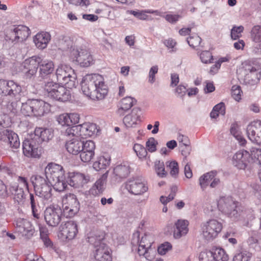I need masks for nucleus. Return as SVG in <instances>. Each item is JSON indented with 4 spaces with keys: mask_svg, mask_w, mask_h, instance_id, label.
Listing matches in <instances>:
<instances>
[{
    "mask_svg": "<svg viewBox=\"0 0 261 261\" xmlns=\"http://www.w3.org/2000/svg\"><path fill=\"white\" fill-rule=\"evenodd\" d=\"M53 137L51 129L37 127L31 139H25L22 145L23 152L25 156L39 158L41 154L40 145L44 142H47Z\"/></svg>",
    "mask_w": 261,
    "mask_h": 261,
    "instance_id": "obj_1",
    "label": "nucleus"
},
{
    "mask_svg": "<svg viewBox=\"0 0 261 261\" xmlns=\"http://www.w3.org/2000/svg\"><path fill=\"white\" fill-rule=\"evenodd\" d=\"M83 93L93 100H101L108 93V88L103 77L98 74L86 75L81 82Z\"/></svg>",
    "mask_w": 261,
    "mask_h": 261,
    "instance_id": "obj_2",
    "label": "nucleus"
},
{
    "mask_svg": "<svg viewBox=\"0 0 261 261\" xmlns=\"http://www.w3.org/2000/svg\"><path fill=\"white\" fill-rule=\"evenodd\" d=\"M44 177L54 189L58 192L64 191L67 187L64 170L61 165L49 163L44 170Z\"/></svg>",
    "mask_w": 261,
    "mask_h": 261,
    "instance_id": "obj_3",
    "label": "nucleus"
},
{
    "mask_svg": "<svg viewBox=\"0 0 261 261\" xmlns=\"http://www.w3.org/2000/svg\"><path fill=\"white\" fill-rule=\"evenodd\" d=\"M219 210L233 220L244 217L243 209L239 203L230 196L221 197L218 202Z\"/></svg>",
    "mask_w": 261,
    "mask_h": 261,
    "instance_id": "obj_4",
    "label": "nucleus"
},
{
    "mask_svg": "<svg viewBox=\"0 0 261 261\" xmlns=\"http://www.w3.org/2000/svg\"><path fill=\"white\" fill-rule=\"evenodd\" d=\"M50 111L49 103L42 100L30 99L22 103L21 113L25 116L41 117Z\"/></svg>",
    "mask_w": 261,
    "mask_h": 261,
    "instance_id": "obj_5",
    "label": "nucleus"
},
{
    "mask_svg": "<svg viewBox=\"0 0 261 261\" xmlns=\"http://www.w3.org/2000/svg\"><path fill=\"white\" fill-rule=\"evenodd\" d=\"M56 75L57 81L61 84L65 85L68 88H74L77 84L74 70L66 65H60L56 69Z\"/></svg>",
    "mask_w": 261,
    "mask_h": 261,
    "instance_id": "obj_6",
    "label": "nucleus"
},
{
    "mask_svg": "<svg viewBox=\"0 0 261 261\" xmlns=\"http://www.w3.org/2000/svg\"><path fill=\"white\" fill-rule=\"evenodd\" d=\"M44 88L48 96L56 100L65 102L71 98L70 92L63 86L53 81L45 83Z\"/></svg>",
    "mask_w": 261,
    "mask_h": 261,
    "instance_id": "obj_7",
    "label": "nucleus"
},
{
    "mask_svg": "<svg viewBox=\"0 0 261 261\" xmlns=\"http://www.w3.org/2000/svg\"><path fill=\"white\" fill-rule=\"evenodd\" d=\"M63 49L66 50L70 58L75 60L81 66L88 67L90 65L93 61L92 56L86 47L79 48L71 46L70 48L68 47L67 49L65 48H63Z\"/></svg>",
    "mask_w": 261,
    "mask_h": 261,
    "instance_id": "obj_8",
    "label": "nucleus"
},
{
    "mask_svg": "<svg viewBox=\"0 0 261 261\" xmlns=\"http://www.w3.org/2000/svg\"><path fill=\"white\" fill-rule=\"evenodd\" d=\"M31 182L37 195L38 196L49 199L51 197V185L49 184L47 180L39 175H33L31 178Z\"/></svg>",
    "mask_w": 261,
    "mask_h": 261,
    "instance_id": "obj_9",
    "label": "nucleus"
},
{
    "mask_svg": "<svg viewBox=\"0 0 261 261\" xmlns=\"http://www.w3.org/2000/svg\"><path fill=\"white\" fill-rule=\"evenodd\" d=\"M153 242V237L150 233H145L142 237L141 240H140V233L138 231H136L133 234L132 244L134 246L138 245V254L139 255L145 256L146 258H147L146 254H147V250L151 247Z\"/></svg>",
    "mask_w": 261,
    "mask_h": 261,
    "instance_id": "obj_10",
    "label": "nucleus"
},
{
    "mask_svg": "<svg viewBox=\"0 0 261 261\" xmlns=\"http://www.w3.org/2000/svg\"><path fill=\"white\" fill-rule=\"evenodd\" d=\"M222 229V224L216 219H211L201 226L202 236L207 241L214 240L218 236Z\"/></svg>",
    "mask_w": 261,
    "mask_h": 261,
    "instance_id": "obj_11",
    "label": "nucleus"
},
{
    "mask_svg": "<svg viewBox=\"0 0 261 261\" xmlns=\"http://www.w3.org/2000/svg\"><path fill=\"white\" fill-rule=\"evenodd\" d=\"M63 212L64 215L67 217H71L74 216L80 210V203L76 197L73 194L66 195L63 200Z\"/></svg>",
    "mask_w": 261,
    "mask_h": 261,
    "instance_id": "obj_12",
    "label": "nucleus"
},
{
    "mask_svg": "<svg viewBox=\"0 0 261 261\" xmlns=\"http://www.w3.org/2000/svg\"><path fill=\"white\" fill-rule=\"evenodd\" d=\"M63 212L58 206L48 207L44 212L46 223L53 227L57 226L61 222Z\"/></svg>",
    "mask_w": 261,
    "mask_h": 261,
    "instance_id": "obj_13",
    "label": "nucleus"
},
{
    "mask_svg": "<svg viewBox=\"0 0 261 261\" xmlns=\"http://www.w3.org/2000/svg\"><path fill=\"white\" fill-rule=\"evenodd\" d=\"M228 259V256L224 250L220 248L201 252L199 255L200 261H227Z\"/></svg>",
    "mask_w": 261,
    "mask_h": 261,
    "instance_id": "obj_14",
    "label": "nucleus"
},
{
    "mask_svg": "<svg viewBox=\"0 0 261 261\" xmlns=\"http://www.w3.org/2000/svg\"><path fill=\"white\" fill-rule=\"evenodd\" d=\"M21 91V86L13 81L0 80V93L4 94L3 97H14L18 95Z\"/></svg>",
    "mask_w": 261,
    "mask_h": 261,
    "instance_id": "obj_15",
    "label": "nucleus"
},
{
    "mask_svg": "<svg viewBox=\"0 0 261 261\" xmlns=\"http://www.w3.org/2000/svg\"><path fill=\"white\" fill-rule=\"evenodd\" d=\"M30 31L28 27L19 25L14 26L8 32L7 37L12 42H22L29 36Z\"/></svg>",
    "mask_w": 261,
    "mask_h": 261,
    "instance_id": "obj_16",
    "label": "nucleus"
},
{
    "mask_svg": "<svg viewBox=\"0 0 261 261\" xmlns=\"http://www.w3.org/2000/svg\"><path fill=\"white\" fill-rule=\"evenodd\" d=\"M232 163L239 169H245L250 167L251 165L250 154L246 150H240L233 155Z\"/></svg>",
    "mask_w": 261,
    "mask_h": 261,
    "instance_id": "obj_17",
    "label": "nucleus"
},
{
    "mask_svg": "<svg viewBox=\"0 0 261 261\" xmlns=\"http://www.w3.org/2000/svg\"><path fill=\"white\" fill-rule=\"evenodd\" d=\"M246 133L249 139L257 144H261V121L251 122L247 127Z\"/></svg>",
    "mask_w": 261,
    "mask_h": 261,
    "instance_id": "obj_18",
    "label": "nucleus"
},
{
    "mask_svg": "<svg viewBox=\"0 0 261 261\" xmlns=\"http://www.w3.org/2000/svg\"><path fill=\"white\" fill-rule=\"evenodd\" d=\"M40 62V57L37 56H33L24 60L22 63L25 75L28 79H31L36 73L39 64Z\"/></svg>",
    "mask_w": 261,
    "mask_h": 261,
    "instance_id": "obj_19",
    "label": "nucleus"
},
{
    "mask_svg": "<svg viewBox=\"0 0 261 261\" xmlns=\"http://www.w3.org/2000/svg\"><path fill=\"white\" fill-rule=\"evenodd\" d=\"M0 140L7 143L13 149H17L20 146L18 135L8 129L4 128L0 132Z\"/></svg>",
    "mask_w": 261,
    "mask_h": 261,
    "instance_id": "obj_20",
    "label": "nucleus"
},
{
    "mask_svg": "<svg viewBox=\"0 0 261 261\" xmlns=\"http://www.w3.org/2000/svg\"><path fill=\"white\" fill-rule=\"evenodd\" d=\"M16 228L18 232L28 240L32 237L35 232V229L30 222L24 219L17 220Z\"/></svg>",
    "mask_w": 261,
    "mask_h": 261,
    "instance_id": "obj_21",
    "label": "nucleus"
},
{
    "mask_svg": "<svg viewBox=\"0 0 261 261\" xmlns=\"http://www.w3.org/2000/svg\"><path fill=\"white\" fill-rule=\"evenodd\" d=\"M141 110L139 108H134L131 112L126 115L123 119V122L127 128L135 127L140 121Z\"/></svg>",
    "mask_w": 261,
    "mask_h": 261,
    "instance_id": "obj_22",
    "label": "nucleus"
},
{
    "mask_svg": "<svg viewBox=\"0 0 261 261\" xmlns=\"http://www.w3.org/2000/svg\"><path fill=\"white\" fill-rule=\"evenodd\" d=\"M128 192L134 195H141L148 190V187L139 179H130L126 184Z\"/></svg>",
    "mask_w": 261,
    "mask_h": 261,
    "instance_id": "obj_23",
    "label": "nucleus"
},
{
    "mask_svg": "<svg viewBox=\"0 0 261 261\" xmlns=\"http://www.w3.org/2000/svg\"><path fill=\"white\" fill-rule=\"evenodd\" d=\"M62 234L68 240H72L75 238L77 233V226L73 221H68L61 226Z\"/></svg>",
    "mask_w": 261,
    "mask_h": 261,
    "instance_id": "obj_24",
    "label": "nucleus"
},
{
    "mask_svg": "<svg viewBox=\"0 0 261 261\" xmlns=\"http://www.w3.org/2000/svg\"><path fill=\"white\" fill-rule=\"evenodd\" d=\"M88 180L89 177L82 173H70L67 180V184L73 187L79 188L82 187Z\"/></svg>",
    "mask_w": 261,
    "mask_h": 261,
    "instance_id": "obj_25",
    "label": "nucleus"
},
{
    "mask_svg": "<svg viewBox=\"0 0 261 261\" xmlns=\"http://www.w3.org/2000/svg\"><path fill=\"white\" fill-rule=\"evenodd\" d=\"M79 115L76 113H64L57 117V121L62 126H72L79 123Z\"/></svg>",
    "mask_w": 261,
    "mask_h": 261,
    "instance_id": "obj_26",
    "label": "nucleus"
},
{
    "mask_svg": "<svg viewBox=\"0 0 261 261\" xmlns=\"http://www.w3.org/2000/svg\"><path fill=\"white\" fill-rule=\"evenodd\" d=\"M94 257L96 261H112L110 249L105 244H100L95 249Z\"/></svg>",
    "mask_w": 261,
    "mask_h": 261,
    "instance_id": "obj_27",
    "label": "nucleus"
},
{
    "mask_svg": "<svg viewBox=\"0 0 261 261\" xmlns=\"http://www.w3.org/2000/svg\"><path fill=\"white\" fill-rule=\"evenodd\" d=\"M80 133L79 136L82 138L91 137L98 132L97 126L95 123L87 122L79 125Z\"/></svg>",
    "mask_w": 261,
    "mask_h": 261,
    "instance_id": "obj_28",
    "label": "nucleus"
},
{
    "mask_svg": "<svg viewBox=\"0 0 261 261\" xmlns=\"http://www.w3.org/2000/svg\"><path fill=\"white\" fill-rule=\"evenodd\" d=\"M189 222L186 220L179 219L174 224L173 237L175 239H179L185 236L188 232Z\"/></svg>",
    "mask_w": 261,
    "mask_h": 261,
    "instance_id": "obj_29",
    "label": "nucleus"
},
{
    "mask_svg": "<svg viewBox=\"0 0 261 261\" xmlns=\"http://www.w3.org/2000/svg\"><path fill=\"white\" fill-rule=\"evenodd\" d=\"M0 105H1L2 109L3 110L4 112L15 115L18 111L19 107L17 101H9L8 98L3 97L0 100Z\"/></svg>",
    "mask_w": 261,
    "mask_h": 261,
    "instance_id": "obj_30",
    "label": "nucleus"
},
{
    "mask_svg": "<svg viewBox=\"0 0 261 261\" xmlns=\"http://www.w3.org/2000/svg\"><path fill=\"white\" fill-rule=\"evenodd\" d=\"M83 141L80 140L79 138H73L67 141L66 148L68 152L73 154H77L81 151Z\"/></svg>",
    "mask_w": 261,
    "mask_h": 261,
    "instance_id": "obj_31",
    "label": "nucleus"
},
{
    "mask_svg": "<svg viewBox=\"0 0 261 261\" xmlns=\"http://www.w3.org/2000/svg\"><path fill=\"white\" fill-rule=\"evenodd\" d=\"M51 36L48 32H41L37 34L34 38V42L39 49H42L45 48L50 40Z\"/></svg>",
    "mask_w": 261,
    "mask_h": 261,
    "instance_id": "obj_32",
    "label": "nucleus"
},
{
    "mask_svg": "<svg viewBox=\"0 0 261 261\" xmlns=\"http://www.w3.org/2000/svg\"><path fill=\"white\" fill-rule=\"evenodd\" d=\"M136 103V100L130 96L123 98L120 102V106L117 111V113L120 116L123 115L124 113L129 110Z\"/></svg>",
    "mask_w": 261,
    "mask_h": 261,
    "instance_id": "obj_33",
    "label": "nucleus"
},
{
    "mask_svg": "<svg viewBox=\"0 0 261 261\" xmlns=\"http://www.w3.org/2000/svg\"><path fill=\"white\" fill-rule=\"evenodd\" d=\"M10 192L13 195V198L18 204L22 203L25 198L24 193L22 188L19 187L16 184H13L10 186Z\"/></svg>",
    "mask_w": 261,
    "mask_h": 261,
    "instance_id": "obj_34",
    "label": "nucleus"
},
{
    "mask_svg": "<svg viewBox=\"0 0 261 261\" xmlns=\"http://www.w3.org/2000/svg\"><path fill=\"white\" fill-rule=\"evenodd\" d=\"M114 177L118 181L121 179L126 178L129 174V166L125 164L117 165L114 169Z\"/></svg>",
    "mask_w": 261,
    "mask_h": 261,
    "instance_id": "obj_35",
    "label": "nucleus"
},
{
    "mask_svg": "<svg viewBox=\"0 0 261 261\" xmlns=\"http://www.w3.org/2000/svg\"><path fill=\"white\" fill-rule=\"evenodd\" d=\"M108 171L106 172L96 181L90 190L93 195H98L103 192L108 177Z\"/></svg>",
    "mask_w": 261,
    "mask_h": 261,
    "instance_id": "obj_36",
    "label": "nucleus"
},
{
    "mask_svg": "<svg viewBox=\"0 0 261 261\" xmlns=\"http://www.w3.org/2000/svg\"><path fill=\"white\" fill-rule=\"evenodd\" d=\"M54 70V64L51 61L44 60L40 59L39 72L41 76H44L53 72Z\"/></svg>",
    "mask_w": 261,
    "mask_h": 261,
    "instance_id": "obj_37",
    "label": "nucleus"
},
{
    "mask_svg": "<svg viewBox=\"0 0 261 261\" xmlns=\"http://www.w3.org/2000/svg\"><path fill=\"white\" fill-rule=\"evenodd\" d=\"M216 171H212L203 174L199 177V185L202 190H204L206 189L210 182L212 180L214 177H216Z\"/></svg>",
    "mask_w": 261,
    "mask_h": 261,
    "instance_id": "obj_38",
    "label": "nucleus"
},
{
    "mask_svg": "<svg viewBox=\"0 0 261 261\" xmlns=\"http://www.w3.org/2000/svg\"><path fill=\"white\" fill-rule=\"evenodd\" d=\"M110 158L108 156H100L98 158L97 160L95 161L93 164V168L96 171H99L101 169H106L110 164Z\"/></svg>",
    "mask_w": 261,
    "mask_h": 261,
    "instance_id": "obj_39",
    "label": "nucleus"
},
{
    "mask_svg": "<svg viewBox=\"0 0 261 261\" xmlns=\"http://www.w3.org/2000/svg\"><path fill=\"white\" fill-rule=\"evenodd\" d=\"M104 237L105 235L103 232H97L88 237V242L92 244L95 248H97L100 244H103L101 241L103 240Z\"/></svg>",
    "mask_w": 261,
    "mask_h": 261,
    "instance_id": "obj_40",
    "label": "nucleus"
},
{
    "mask_svg": "<svg viewBox=\"0 0 261 261\" xmlns=\"http://www.w3.org/2000/svg\"><path fill=\"white\" fill-rule=\"evenodd\" d=\"M40 239L46 247H51L52 242L48 237V231L46 227L41 226L39 227Z\"/></svg>",
    "mask_w": 261,
    "mask_h": 261,
    "instance_id": "obj_41",
    "label": "nucleus"
},
{
    "mask_svg": "<svg viewBox=\"0 0 261 261\" xmlns=\"http://www.w3.org/2000/svg\"><path fill=\"white\" fill-rule=\"evenodd\" d=\"M250 37L254 42H261V25H255L252 27L250 31Z\"/></svg>",
    "mask_w": 261,
    "mask_h": 261,
    "instance_id": "obj_42",
    "label": "nucleus"
},
{
    "mask_svg": "<svg viewBox=\"0 0 261 261\" xmlns=\"http://www.w3.org/2000/svg\"><path fill=\"white\" fill-rule=\"evenodd\" d=\"M250 154L251 164L261 165V148H252Z\"/></svg>",
    "mask_w": 261,
    "mask_h": 261,
    "instance_id": "obj_43",
    "label": "nucleus"
},
{
    "mask_svg": "<svg viewBox=\"0 0 261 261\" xmlns=\"http://www.w3.org/2000/svg\"><path fill=\"white\" fill-rule=\"evenodd\" d=\"M38 195H34L30 194V200L31 205V208L33 216L36 218L39 217V214L38 212L37 207H38Z\"/></svg>",
    "mask_w": 261,
    "mask_h": 261,
    "instance_id": "obj_44",
    "label": "nucleus"
},
{
    "mask_svg": "<svg viewBox=\"0 0 261 261\" xmlns=\"http://www.w3.org/2000/svg\"><path fill=\"white\" fill-rule=\"evenodd\" d=\"M166 166L169 168L170 170V175L174 177H176L179 173L178 165L177 162L173 161L171 162H167L166 163Z\"/></svg>",
    "mask_w": 261,
    "mask_h": 261,
    "instance_id": "obj_45",
    "label": "nucleus"
},
{
    "mask_svg": "<svg viewBox=\"0 0 261 261\" xmlns=\"http://www.w3.org/2000/svg\"><path fill=\"white\" fill-rule=\"evenodd\" d=\"M134 151L140 159L146 157L147 152L145 148L140 144H135L133 147Z\"/></svg>",
    "mask_w": 261,
    "mask_h": 261,
    "instance_id": "obj_46",
    "label": "nucleus"
},
{
    "mask_svg": "<svg viewBox=\"0 0 261 261\" xmlns=\"http://www.w3.org/2000/svg\"><path fill=\"white\" fill-rule=\"evenodd\" d=\"M79 133V125H77L72 127H68L65 132V135L69 137L72 136H74V138H77L80 137Z\"/></svg>",
    "mask_w": 261,
    "mask_h": 261,
    "instance_id": "obj_47",
    "label": "nucleus"
},
{
    "mask_svg": "<svg viewBox=\"0 0 261 261\" xmlns=\"http://www.w3.org/2000/svg\"><path fill=\"white\" fill-rule=\"evenodd\" d=\"M155 169L157 174L160 177H164L167 174L165 170L164 164L160 161L155 162Z\"/></svg>",
    "mask_w": 261,
    "mask_h": 261,
    "instance_id": "obj_48",
    "label": "nucleus"
},
{
    "mask_svg": "<svg viewBox=\"0 0 261 261\" xmlns=\"http://www.w3.org/2000/svg\"><path fill=\"white\" fill-rule=\"evenodd\" d=\"M201 40V38L197 35L191 36L187 39L188 44L193 48L198 46Z\"/></svg>",
    "mask_w": 261,
    "mask_h": 261,
    "instance_id": "obj_49",
    "label": "nucleus"
},
{
    "mask_svg": "<svg viewBox=\"0 0 261 261\" xmlns=\"http://www.w3.org/2000/svg\"><path fill=\"white\" fill-rule=\"evenodd\" d=\"M199 56L201 62L204 63H211L212 61L213 60V56L209 51H203L199 54Z\"/></svg>",
    "mask_w": 261,
    "mask_h": 261,
    "instance_id": "obj_50",
    "label": "nucleus"
},
{
    "mask_svg": "<svg viewBox=\"0 0 261 261\" xmlns=\"http://www.w3.org/2000/svg\"><path fill=\"white\" fill-rule=\"evenodd\" d=\"M250 258V254L247 252L237 253L233 257V261H248Z\"/></svg>",
    "mask_w": 261,
    "mask_h": 261,
    "instance_id": "obj_51",
    "label": "nucleus"
},
{
    "mask_svg": "<svg viewBox=\"0 0 261 261\" xmlns=\"http://www.w3.org/2000/svg\"><path fill=\"white\" fill-rule=\"evenodd\" d=\"M242 91L241 87L238 85H233L231 88L232 97L238 101L241 99Z\"/></svg>",
    "mask_w": 261,
    "mask_h": 261,
    "instance_id": "obj_52",
    "label": "nucleus"
},
{
    "mask_svg": "<svg viewBox=\"0 0 261 261\" xmlns=\"http://www.w3.org/2000/svg\"><path fill=\"white\" fill-rule=\"evenodd\" d=\"M81 151L94 152L95 145L94 142L91 140L83 141V145Z\"/></svg>",
    "mask_w": 261,
    "mask_h": 261,
    "instance_id": "obj_53",
    "label": "nucleus"
},
{
    "mask_svg": "<svg viewBox=\"0 0 261 261\" xmlns=\"http://www.w3.org/2000/svg\"><path fill=\"white\" fill-rule=\"evenodd\" d=\"M244 27L242 25L233 27L231 30V37L233 40H237L240 36L241 33L243 31Z\"/></svg>",
    "mask_w": 261,
    "mask_h": 261,
    "instance_id": "obj_54",
    "label": "nucleus"
},
{
    "mask_svg": "<svg viewBox=\"0 0 261 261\" xmlns=\"http://www.w3.org/2000/svg\"><path fill=\"white\" fill-rule=\"evenodd\" d=\"M186 143L179 144V147L181 154L185 158L190 154V151L191 150V147L189 145V140H186Z\"/></svg>",
    "mask_w": 261,
    "mask_h": 261,
    "instance_id": "obj_55",
    "label": "nucleus"
},
{
    "mask_svg": "<svg viewBox=\"0 0 261 261\" xmlns=\"http://www.w3.org/2000/svg\"><path fill=\"white\" fill-rule=\"evenodd\" d=\"M80 153L81 160L85 163L90 162L94 155V152L91 151H81Z\"/></svg>",
    "mask_w": 261,
    "mask_h": 261,
    "instance_id": "obj_56",
    "label": "nucleus"
},
{
    "mask_svg": "<svg viewBox=\"0 0 261 261\" xmlns=\"http://www.w3.org/2000/svg\"><path fill=\"white\" fill-rule=\"evenodd\" d=\"M12 172L8 165L3 161H0V176L10 175Z\"/></svg>",
    "mask_w": 261,
    "mask_h": 261,
    "instance_id": "obj_57",
    "label": "nucleus"
},
{
    "mask_svg": "<svg viewBox=\"0 0 261 261\" xmlns=\"http://www.w3.org/2000/svg\"><path fill=\"white\" fill-rule=\"evenodd\" d=\"M156 144H157V142L155 141L154 138H150L146 143V146L147 148V150L149 152H154L156 149Z\"/></svg>",
    "mask_w": 261,
    "mask_h": 261,
    "instance_id": "obj_58",
    "label": "nucleus"
},
{
    "mask_svg": "<svg viewBox=\"0 0 261 261\" xmlns=\"http://www.w3.org/2000/svg\"><path fill=\"white\" fill-rule=\"evenodd\" d=\"M158 72V66H153L151 67L149 72V76H148V82L152 84L155 81V75Z\"/></svg>",
    "mask_w": 261,
    "mask_h": 261,
    "instance_id": "obj_59",
    "label": "nucleus"
},
{
    "mask_svg": "<svg viewBox=\"0 0 261 261\" xmlns=\"http://www.w3.org/2000/svg\"><path fill=\"white\" fill-rule=\"evenodd\" d=\"M172 248V245L168 242H166L162 244L158 247V253L161 255H164L166 252L170 250Z\"/></svg>",
    "mask_w": 261,
    "mask_h": 261,
    "instance_id": "obj_60",
    "label": "nucleus"
},
{
    "mask_svg": "<svg viewBox=\"0 0 261 261\" xmlns=\"http://www.w3.org/2000/svg\"><path fill=\"white\" fill-rule=\"evenodd\" d=\"M8 193L6 186L4 182L0 180V198L4 199L7 197Z\"/></svg>",
    "mask_w": 261,
    "mask_h": 261,
    "instance_id": "obj_61",
    "label": "nucleus"
},
{
    "mask_svg": "<svg viewBox=\"0 0 261 261\" xmlns=\"http://www.w3.org/2000/svg\"><path fill=\"white\" fill-rule=\"evenodd\" d=\"M127 12L130 14L133 15L136 18L140 20H145L147 18V15H145L143 11L130 10L128 11Z\"/></svg>",
    "mask_w": 261,
    "mask_h": 261,
    "instance_id": "obj_62",
    "label": "nucleus"
},
{
    "mask_svg": "<svg viewBox=\"0 0 261 261\" xmlns=\"http://www.w3.org/2000/svg\"><path fill=\"white\" fill-rule=\"evenodd\" d=\"M214 110L217 112L219 114L224 116L225 114V107L223 102H220L216 105L214 108Z\"/></svg>",
    "mask_w": 261,
    "mask_h": 261,
    "instance_id": "obj_63",
    "label": "nucleus"
},
{
    "mask_svg": "<svg viewBox=\"0 0 261 261\" xmlns=\"http://www.w3.org/2000/svg\"><path fill=\"white\" fill-rule=\"evenodd\" d=\"M247 71H249V72H250L251 73H253L254 72H256V78L257 79H259L260 76V72H261V71H260V68L257 66V67H255V66H248V68H246V69H245Z\"/></svg>",
    "mask_w": 261,
    "mask_h": 261,
    "instance_id": "obj_64",
    "label": "nucleus"
}]
</instances>
